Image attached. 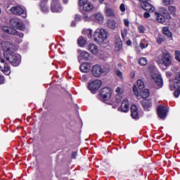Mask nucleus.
<instances>
[{"instance_id":"nucleus-58","label":"nucleus","mask_w":180,"mask_h":180,"mask_svg":"<svg viewBox=\"0 0 180 180\" xmlns=\"http://www.w3.org/2000/svg\"><path fill=\"white\" fill-rule=\"evenodd\" d=\"M104 1L103 0H100V2L102 4V2H103Z\"/></svg>"},{"instance_id":"nucleus-29","label":"nucleus","mask_w":180,"mask_h":180,"mask_svg":"<svg viewBox=\"0 0 180 180\" xmlns=\"http://www.w3.org/2000/svg\"><path fill=\"white\" fill-rule=\"evenodd\" d=\"M91 51L92 54H94V56H96L97 54H98L99 49H98V46L96 45L91 44Z\"/></svg>"},{"instance_id":"nucleus-28","label":"nucleus","mask_w":180,"mask_h":180,"mask_svg":"<svg viewBox=\"0 0 180 180\" xmlns=\"http://www.w3.org/2000/svg\"><path fill=\"white\" fill-rule=\"evenodd\" d=\"M141 96L143 98V99H146V98H148L150 96V91L148 89H143L141 91Z\"/></svg>"},{"instance_id":"nucleus-39","label":"nucleus","mask_w":180,"mask_h":180,"mask_svg":"<svg viewBox=\"0 0 180 180\" xmlns=\"http://www.w3.org/2000/svg\"><path fill=\"white\" fill-rule=\"evenodd\" d=\"M162 4L165 6H168V5H171V0H162Z\"/></svg>"},{"instance_id":"nucleus-7","label":"nucleus","mask_w":180,"mask_h":180,"mask_svg":"<svg viewBox=\"0 0 180 180\" xmlns=\"http://www.w3.org/2000/svg\"><path fill=\"white\" fill-rule=\"evenodd\" d=\"M10 11L13 15H18V16H22V18H26L27 16L26 10L20 6H13L10 9Z\"/></svg>"},{"instance_id":"nucleus-40","label":"nucleus","mask_w":180,"mask_h":180,"mask_svg":"<svg viewBox=\"0 0 180 180\" xmlns=\"http://www.w3.org/2000/svg\"><path fill=\"white\" fill-rule=\"evenodd\" d=\"M138 30L139 33H144V32H146V28H144V26L141 25L139 27Z\"/></svg>"},{"instance_id":"nucleus-60","label":"nucleus","mask_w":180,"mask_h":180,"mask_svg":"<svg viewBox=\"0 0 180 180\" xmlns=\"http://www.w3.org/2000/svg\"><path fill=\"white\" fill-rule=\"evenodd\" d=\"M1 12H2V11H1V8H0V14H1Z\"/></svg>"},{"instance_id":"nucleus-56","label":"nucleus","mask_w":180,"mask_h":180,"mask_svg":"<svg viewBox=\"0 0 180 180\" xmlns=\"http://www.w3.org/2000/svg\"><path fill=\"white\" fill-rule=\"evenodd\" d=\"M64 4H68V0H63Z\"/></svg>"},{"instance_id":"nucleus-13","label":"nucleus","mask_w":180,"mask_h":180,"mask_svg":"<svg viewBox=\"0 0 180 180\" xmlns=\"http://www.w3.org/2000/svg\"><path fill=\"white\" fill-rule=\"evenodd\" d=\"M162 64L166 67L171 65V55L169 53H164L162 56Z\"/></svg>"},{"instance_id":"nucleus-50","label":"nucleus","mask_w":180,"mask_h":180,"mask_svg":"<svg viewBox=\"0 0 180 180\" xmlns=\"http://www.w3.org/2000/svg\"><path fill=\"white\" fill-rule=\"evenodd\" d=\"M120 91H122V89H120V87H117L115 90V92H117V94H119V92H120Z\"/></svg>"},{"instance_id":"nucleus-11","label":"nucleus","mask_w":180,"mask_h":180,"mask_svg":"<svg viewBox=\"0 0 180 180\" xmlns=\"http://www.w3.org/2000/svg\"><path fill=\"white\" fill-rule=\"evenodd\" d=\"M51 11L54 13L62 12L63 8L60 5L58 0H52L51 4Z\"/></svg>"},{"instance_id":"nucleus-59","label":"nucleus","mask_w":180,"mask_h":180,"mask_svg":"<svg viewBox=\"0 0 180 180\" xmlns=\"http://www.w3.org/2000/svg\"><path fill=\"white\" fill-rule=\"evenodd\" d=\"M170 89H171V91H172L174 89H173V87H170Z\"/></svg>"},{"instance_id":"nucleus-41","label":"nucleus","mask_w":180,"mask_h":180,"mask_svg":"<svg viewBox=\"0 0 180 180\" xmlns=\"http://www.w3.org/2000/svg\"><path fill=\"white\" fill-rule=\"evenodd\" d=\"M133 91L136 96H139V90H137V86H136V85L133 87Z\"/></svg>"},{"instance_id":"nucleus-26","label":"nucleus","mask_w":180,"mask_h":180,"mask_svg":"<svg viewBox=\"0 0 180 180\" xmlns=\"http://www.w3.org/2000/svg\"><path fill=\"white\" fill-rule=\"evenodd\" d=\"M162 33L165 36H167V37H172V33L169 32V29L168 28V27H163Z\"/></svg>"},{"instance_id":"nucleus-27","label":"nucleus","mask_w":180,"mask_h":180,"mask_svg":"<svg viewBox=\"0 0 180 180\" xmlns=\"http://www.w3.org/2000/svg\"><path fill=\"white\" fill-rule=\"evenodd\" d=\"M77 43L80 47H84L86 44V39L84 37H80L77 40Z\"/></svg>"},{"instance_id":"nucleus-54","label":"nucleus","mask_w":180,"mask_h":180,"mask_svg":"<svg viewBox=\"0 0 180 180\" xmlns=\"http://www.w3.org/2000/svg\"><path fill=\"white\" fill-rule=\"evenodd\" d=\"M127 44L128 46H130V44H131V41H128L127 42Z\"/></svg>"},{"instance_id":"nucleus-18","label":"nucleus","mask_w":180,"mask_h":180,"mask_svg":"<svg viewBox=\"0 0 180 180\" xmlns=\"http://www.w3.org/2000/svg\"><path fill=\"white\" fill-rule=\"evenodd\" d=\"M92 20L96 23H103V15L101 13H97L92 16Z\"/></svg>"},{"instance_id":"nucleus-34","label":"nucleus","mask_w":180,"mask_h":180,"mask_svg":"<svg viewBox=\"0 0 180 180\" xmlns=\"http://www.w3.org/2000/svg\"><path fill=\"white\" fill-rule=\"evenodd\" d=\"M89 78H91L90 74L83 75L82 77V82H86V81H88L89 79Z\"/></svg>"},{"instance_id":"nucleus-53","label":"nucleus","mask_w":180,"mask_h":180,"mask_svg":"<svg viewBox=\"0 0 180 180\" xmlns=\"http://www.w3.org/2000/svg\"><path fill=\"white\" fill-rule=\"evenodd\" d=\"M140 2H142V4H146L147 2V1H149V0H139Z\"/></svg>"},{"instance_id":"nucleus-35","label":"nucleus","mask_w":180,"mask_h":180,"mask_svg":"<svg viewBox=\"0 0 180 180\" xmlns=\"http://www.w3.org/2000/svg\"><path fill=\"white\" fill-rule=\"evenodd\" d=\"M139 63L140 65H147V59L146 58H141Z\"/></svg>"},{"instance_id":"nucleus-47","label":"nucleus","mask_w":180,"mask_h":180,"mask_svg":"<svg viewBox=\"0 0 180 180\" xmlns=\"http://www.w3.org/2000/svg\"><path fill=\"white\" fill-rule=\"evenodd\" d=\"M41 11H43V12H48L49 8L47 7H42Z\"/></svg>"},{"instance_id":"nucleus-30","label":"nucleus","mask_w":180,"mask_h":180,"mask_svg":"<svg viewBox=\"0 0 180 180\" xmlns=\"http://www.w3.org/2000/svg\"><path fill=\"white\" fill-rule=\"evenodd\" d=\"M165 41V39L164 38V36L162 35H158L157 37V43L158 44H162Z\"/></svg>"},{"instance_id":"nucleus-25","label":"nucleus","mask_w":180,"mask_h":180,"mask_svg":"<svg viewBox=\"0 0 180 180\" xmlns=\"http://www.w3.org/2000/svg\"><path fill=\"white\" fill-rule=\"evenodd\" d=\"M155 16L156 17L157 21L159 22V23H165V17H164V15L156 12L155 13Z\"/></svg>"},{"instance_id":"nucleus-44","label":"nucleus","mask_w":180,"mask_h":180,"mask_svg":"<svg viewBox=\"0 0 180 180\" xmlns=\"http://www.w3.org/2000/svg\"><path fill=\"white\" fill-rule=\"evenodd\" d=\"M75 20H77V21L81 20V15L77 14V15H75Z\"/></svg>"},{"instance_id":"nucleus-49","label":"nucleus","mask_w":180,"mask_h":180,"mask_svg":"<svg viewBox=\"0 0 180 180\" xmlns=\"http://www.w3.org/2000/svg\"><path fill=\"white\" fill-rule=\"evenodd\" d=\"M135 75H136V74L134 73V72H131L130 73V77H131V78H134Z\"/></svg>"},{"instance_id":"nucleus-6","label":"nucleus","mask_w":180,"mask_h":180,"mask_svg":"<svg viewBox=\"0 0 180 180\" xmlns=\"http://www.w3.org/2000/svg\"><path fill=\"white\" fill-rule=\"evenodd\" d=\"M0 70L5 75H9L11 74V66L6 63V61L2 57H0Z\"/></svg>"},{"instance_id":"nucleus-15","label":"nucleus","mask_w":180,"mask_h":180,"mask_svg":"<svg viewBox=\"0 0 180 180\" xmlns=\"http://www.w3.org/2000/svg\"><path fill=\"white\" fill-rule=\"evenodd\" d=\"M152 79L158 85V86H161L162 85V78L161 76L157 73L151 75Z\"/></svg>"},{"instance_id":"nucleus-4","label":"nucleus","mask_w":180,"mask_h":180,"mask_svg":"<svg viewBox=\"0 0 180 180\" xmlns=\"http://www.w3.org/2000/svg\"><path fill=\"white\" fill-rule=\"evenodd\" d=\"M2 31L4 33H7L8 34H13V35L15 36V41H17V43H22V39H23V33L18 32V31H16V30H15L13 28H11L8 26H4L2 27ZM19 37H20V39H19Z\"/></svg>"},{"instance_id":"nucleus-21","label":"nucleus","mask_w":180,"mask_h":180,"mask_svg":"<svg viewBox=\"0 0 180 180\" xmlns=\"http://www.w3.org/2000/svg\"><path fill=\"white\" fill-rule=\"evenodd\" d=\"M176 6H169L167 7V13H169L171 16H176Z\"/></svg>"},{"instance_id":"nucleus-17","label":"nucleus","mask_w":180,"mask_h":180,"mask_svg":"<svg viewBox=\"0 0 180 180\" xmlns=\"http://www.w3.org/2000/svg\"><path fill=\"white\" fill-rule=\"evenodd\" d=\"M131 117L133 119H139L140 117L139 116V110L137 109V106L136 105H132L131 107Z\"/></svg>"},{"instance_id":"nucleus-32","label":"nucleus","mask_w":180,"mask_h":180,"mask_svg":"<svg viewBox=\"0 0 180 180\" xmlns=\"http://www.w3.org/2000/svg\"><path fill=\"white\" fill-rule=\"evenodd\" d=\"M82 34L88 36L89 39L91 37V29H84L82 30Z\"/></svg>"},{"instance_id":"nucleus-57","label":"nucleus","mask_w":180,"mask_h":180,"mask_svg":"<svg viewBox=\"0 0 180 180\" xmlns=\"http://www.w3.org/2000/svg\"><path fill=\"white\" fill-rule=\"evenodd\" d=\"M116 101H117V103L120 102V100L117 99V96L116 97Z\"/></svg>"},{"instance_id":"nucleus-5","label":"nucleus","mask_w":180,"mask_h":180,"mask_svg":"<svg viewBox=\"0 0 180 180\" xmlns=\"http://www.w3.org/2000/svg\"><path fill=\"white\" fill-rule=\"evenodd\" d=\"M111 96L112 89H110L109 87L103 88L99 93L100 99L103 102H108V101L110 99Z\"/></svg>"},{"instance_id":"nucleus-37","label":"nucleus","mask_w":180,"mask_h":180,"mask_svg":"<svg viewBox=\"0 0 180 180\" xmlns=\"http://www.w3.org/2000/svg\"><path fill=\"white\" fill-rule=\"evenodd\" d=\"M148 46V44H147V42H146V41H142L140 43V47L141 49H146V47H147Z\"/></svg>"},{"instance_id":"nucleus-46","label":"nucleus","mask_w":180,"mask_h":180,"mask_svg":"<svg viewBox=\"0 0 180 180\" xmlns=\"http://www.w3.org/2000/svg\"><path fill=\"white\" fill-rule=\"evenodd\" d=\"M143 16L146 19H148V18H150V14L146 12V13H144Z\"/></svg>"},{"instance_id":"nucleus-16","label":"nucleus","mask_w":180,"mask_h":180,"mask_svg":"<svg viewBox=\"0 0 180 180\" xmlns=\"http://www.w3.org/2000/svg\"><path fill=\"white\" fill-rule=\"evenodd\" d=\"M141 6L143 9L147 11L148 12H154L155 11V8L153 6V5L150 4L148 2L141 3Z\"/></svg>"},{"instance_id":"nucleus-19","label":"nucleus","mask_w":180,"mask_h":180,"mask_svg":"<svg viewBox=\"0 0 180 180\" xmlns=\"http://www.w3.org/2000/svg\"><path fill=\"white\" fill-rule=\"evenodd\" d=\"M141 105L143 108H144L146 110H148V109L153 106V103H151V100L144 99L141 102Z\"/></svg>"},{"instance_id":"nucleus-33","label":"nucleus","mask_w":180,"mask_h":180,"mask_svg":"<svg viewBox=\"0 0 180 180\" xmlns=\"http://www.w3.org/2000/svg\"><path fill=\"white\" fill-rule=\"evenodd\" d=\"M105 14L107 16H113L115 15L112 8H106Z\"/></svg>"},{"instance_id":"nucleus-31","label":"nucleus","mask_w":180,"mask_h":180,"mask_svg":"<svg viewBox=\"0 0 180 180\" xmlns=\"http://www.w3.org/2000/svg\"><path fill=\"white\" fill-rule=\"evenodd\" d=\"M136 85L139 89H143L144 88V82H143L141 79H139L137 81Z\"/></svg>"},{"instance_id":"nucleus-8","label":"nucleus","mask_w":180,"mask_h":180,"mask_svg":"<svg viewBox=\"0 0 180 180\" xmlns=\"http://www.w3.org/2000/svg\"><path fill=\"white\" fill-rule=\"evenodd\" d=\"M103 72H106V69L102 68L99 65H94L92 67L91 74L94 77H101Z\"/></svg>"},{"instance_id":"nucleus-36","label":"nucleus","mask_w":180,"mask_h":180,"mask_svg":"<svg viewBox=\"0 0 180 180\" xmlns=\"http://www.w3.org/2000/svg\"><path fill=\"white\" fill-rule=\"evenodd\" d=\"M115 43L118 46V47H122L123 44V42H122V39H120V37H118V39L115 40Z\"/></svg>"},{"instance_id":"nucleus-42","label":"nucleus","mask_w":180,"mask_h":180,"mask_svg":"<svg viewBox=\"0 0 180 180\" xmlns=\"http://www.w3.org/2000/svg\"><path fill=\"white\" fill-rule=\"evenodd\" d=\"M120 10L121 12H126V7L124 6V4H122L120 6Z\"/></svg>"},{"instance_id":"nucleus-14","label":"nucleus","mask_w":180,"mask_h":180,"mask_svg":"<svg viewBox=\"0 0 180 180\" xmlns=\"http://www.w3.org/2000/svg\"><path fill=\"white\" fill-rule=\"evenodd\" d=\"M79 56H78V60L79 61H81V60H89V53H88L87 51H81V50H78L77 51Z\"/></svg>"},{"instance_id":"nucleus-3","label":"nucleus","mask_w":180,"mask_h":180,"mask_svg":"<svg viewBox=\"0 0 180 180\" xmlns=\"http://www.w3.org/2000/svg\"><path fill=\"white\" fill-rule=\"evenodd\" d=\"M79 6L83 8L82 13L84 15L85 22L89 21V15H91V3L88 0H79Z\"/></svg>"},{"instance_id":"nucleus-45","label":"nucleus","mask_w":180,"mask_h":180,"mask_svg":"<svg viewBox=\"0 0 180 180\" xmlns=\"http://www.w3.org/2000/svg\"><path fill=\"white\" fill-rule=\"evenodd\" d=\"M124 23L125 26L129 27V20L124 19Z\"/></svg>"},{"instance_id":"nucleus-55","label":"nucleus","mask_w":180,"mask_h":180,"mask_svg":"<svg viewBox=\"0 0 180 180\" xmlns=\"http://www.w3.org/2000/svg\"><path fill=\"white\" fill-rule=\"evenodd\" d=\"M124 33H123V32H122V39H124Z\"/></svg>"},{"instance_id":"nucleus-48","label":"nucleus","mask_w":180,"mask_h":180,"mask_svg":"<svg viewBox=\"0 0 180 180\" xmlns=\"http://www.w3.org/2000/svg\"><path fill=\"white\" fill-rule=\"evenodd\" d=\"M77 152H72V157L73 158H77Z\"/></svg>"},{"instance_id":"nucleus-23","label":"nucleus","mask_w":180,"mask_h":180,"mask_svg":"<svg viewBox=\"0 0 180 180\" xmlns=\"http://www.w3.org/2000/svg\"><path fill=\"white\" fill-rule=\"evenodd\" d=\"M107 26L109 27V29H112L113 30L116 28V21L113 19H110L107 22Z\"/></svg>"},{"instance_id":"nucleus-2","label":"nucleus","mask_w":180,"mask_h":180,"mask_svg":"<svg viewBox=\"0 0 180 180\" xmlns=\"http://www.w3.org/2000/svg\"><path fill=\"white\" fill-rule=\"evenodd\" d=\"M94 38L96 43L102 46L108 39V32L105 29H98L94 32Z\"/></svg>"},{"instance_id":"nucleus-1","label":"nucleus","mask_w":180,"mask_h":180,"mask_svg":"<svg viewBox=\"0 0 180 180\" xmlns=\"http://www.w3.org/2000/svg\"><path fill=\"white\" fill-rule=\"evenodd\" d=\"M1 48L6 61H9L13 67H18L20 64V55L15 53L13 44L4 41L1 42Z\"/></svg>"},{"instance_id":"nucleus-10","label":"nucleus","mask_w":180,"mask_h":180,"mask_svg":"<svg viewBox=\"0 0 180 180\" xmlns=\"http://www.w3.org/2000/svg\"><path fill=\"white\" fill-rule=\"evenodd\" d=\"M157 112L158 117L160 119H165L167 117V114L168 113L169 110L167 107L160 105L158 107Z\"/></svg>"},{"instance_id":"nucleus-43","label":"nucleus","mask_w":180,"mask_h":180,"mask_svg":"<svg viewBox=\"0 0 180 180\" xmlns=\"http://www.w3.org/2000/svg\"><path fill=\"white\" fill-rule=\"evenodd\" d=\"M5 84V77L4 76H0V85Z\"/></svg>"},{"instance_id":"nucleus-38","label":"nucleus","mask_w":180,"mask_h":180,"mask_svg":"<svg viewBox=\"0 0 180 180\" xmlns=\"http://www.w3.org/2000/svg\"><path fill=\"white\" fill-rule=\"evenodd\" d=\"M115 74L119 78H123V73L119 70H115Z\"/></svg>"},{"instance_id":"nucleus-61","label":"nucleus","mask_w":180,"mask_h":180,"mask_svg":"<svg viewBox=\"0 0 180 180\" xmlns=\"http://www.w3.org/2000/svg\"><path fill=\"white\" fill-rule=\"evenodd\" d=\"M124 33H125V36H126V31H125V32H124Z\"/></svg>"},{"instance_id":"nucleus-9","label":"nucleus","mask_w":180,"mask_h":180,"mask_svg":"<svg viewBox=\"0 0 180 180\" xmlns=\"http://www.w3.org/2000/svg\"><path fill=\"white\" fill-rule=\"evenodd\" d=\"M10 23H11L13 26H15L16 29H18V30H25V24H23V22L19 18H12L10 20Z\"/></svg>"},{"instance_id":"nucleus-51","label":"nucleus","mask_w":180,"mask_h":180,"mask_svg":"<svg viewBox=\"0 0 180 180\" xmlns=\"http://www.w3.org/2000/svg\"><path fill=\"white\" fill-rule=\"evenodd\" d=\"M77 23L75 22V21H73L72 23H71V26L72 27H75V26H76Z\"/></svg>"},{"instance_id":"nucleus-24","label":"nucleus","mask_w":180,"mask_h":180,"mask_svg":"<svg viewBox=\"0 0 180 180\" xmlns=\"http://www.w3.org/2000/svg\"><path fill=\"white\" fill-rule=\"evenodd\" d=\"M160 13H162L163 15H165L166 19H172V17L169 15V13H168V10H167V8H164V7H161L160 8Z\"/></svg>"},{"instance_id":"nucleus-12","label":"nucleus","mask_w":180,"mask_h":180,"mask_svg":"<svg viewBox=\"0 0 180 180\" xmlns=\"http://www.w3.org/2000/svg\"><path fill=\"white\" fill-rule=\"evenodd\" d=\"M91 94H95V91H98L102 86V82L99 79H96L91 83Z\"/></svg>"},{"instance_id":"nucleus-22","label":"nucleus","mask_w":180,"mask_h":180,"mask_svg":"<svg viewBox=\"0 0 180 180\" xmlns=\"http://www.w3.org/2000/svg\"><path fill=\"white\" fill-rule=\"evenodd\" d=\"M121 109H122V112H124V113H126L127 112H129V101L128 100H124L122 102Z\"/></svg>"},{"instance_id":"nucleus-52","label":"nucleus","mask_w":180,"mask_h":180,"mask_svg":"<svg viewBox=\"0 0 180 180\" xmlns=\"http://www.w3.org/2000/svg\"><path fill=\"white\" fill-rule=\"evenodd\" d=\"M87 88H88L89 91H91V82H89Z\"/></svg>"},{"instance_id":"nucleus-20","label":"nucleus","mask_w":180,"mask_h":180,"mask_svg":"<svg viewBox=\"0 0 180 180\" xmlns=\"http://www.w3.org/2000/svg\"><path fill=\"white\" fill-rule=\"evenodd\" d=\"M80 70L82 72H89L91 71V64L88 63H83L80 65Z\"/></svg>"}]
</instances>
